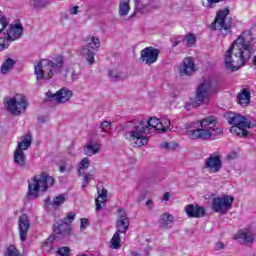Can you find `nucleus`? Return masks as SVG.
Listing matches in <instances>:
<instances>
[{
  "mask_svg": "<svg viewBox=\"0 0 256 256\" xmlns=\"http://www.w3.org/2000/svg\"><path fill=\"white\" fill-rule=\"evenodd\" d=\"M227 121L230 125H233V127L240 126L247 127L248 129H251V127H253V125H251V121L247 120L245 117L239 114L231 113L228 116Z\"/></svg>",
  "mask_w": 256,
  "mask_h": 256,
  "instance_id": "obj_18",
  "label": "nucleus"
},
{
  "mask_svg": "<svg viewBox=\"0 0 256 256\" xmlns=\"http://www.w3.org/2000/svg\"><path fill=\"white\" fill-rule=\"evenodd\" d=\"M63 56H58L54 61L42 59L34 65V74L37 81H49L53 77V73H59L63 69Z\"/></svg>",
  "mask_w": 256,
  "mask_h": 256,
  "instance_id": "obj_4",
  "label": "nucleus"
},
{
  "mask_svg": "<svg viewBox=\"0 0 256 256\" xmlns=\"http://www.w3.org/2000/svg\"><path fill=\"white\" fill-rule=\"evenodd\" d=\"M13 67H15V60L8 58L3 62L1 66V73L3 75H7V73L13 69Z\"/></svg>",
  "mask_w": 256,
  "mask_h": 256,
  "instance_id": "obj_31",
  "label": "nucleus"
},
{
  "mask_svg": "<svg viewBox=\"0 0 256 256\" xmlns=\"http://www.w3.org/2000/svg\"><path fill=\"white\" fill-rule=\"evenodd\" d=\"M159 224L161 229H171L173 227V215L164 213L160 216Z\"/></svg>",
  "mask_w": 256,
  "mask_h": 256,
  "instance_id": "obj_25",
  "label": "nucleus"
},
{
  "mask_svg": "<svg viewBox=\"0 0 256 256\" xmlns=\"http://www.w3.org/2000/svg\"><path fill=\"white\" fill-rule=\"evenodd\" d=\"M197 43V38L193 34L187 36V47H193Z\"/></svg>",
  "mask_w": 256,
  "mask_h": 256,
  "instance_id": "obj_44",
  "label": "nucleus"
},
{
  "mask_svg": "<svg viewBox=\"0 0 256 256\" xmlns=\"http://www.w3.org/2000/svg\"><path fill=\"white\" fill-rule=\"evenodd\" d=\"M135 2V10L138 13H148L153 8L151 5V0H134Z\"/></svg>",
  "mask_w": 256,
  "mask_h": 256,
  "instance_id": "obj_23",
  "label": "nucleus"
},
{
  "mask_svg": "<svg viewBox=\"0 0 256 256\" xmlns=\"http://www.w3.org/2000/svg\"><path fill=\"white\" fill-rule=\"evenodd\" d=\"M87 41V45H84L80 49V55H82L88 65L91 66L95 63V52L93 51H97L99 47H101V41L95 36L88 37Z\"/></svg>",
  "mask_w": 256,
  "mask_h": 256,
  "instance_id": "obj_9",
  "label": "nucleus"
},
{
  "mask_svg": "<svg viewBox=\"0 0 256 256\" xmlns=\"http://www.w3.org/2000/svg\"><path fill=\"white\" fill-rule=\"evenodd\" d=\"M98 194V198L95 200L96 211H101V209H103V205L107 203V189L103 188L101 192L98 191Z\"/></svg>",
  "mask_w": 256,
  "mask_h": 256,
  "instance_id": "obj_28",
  "label": "nucleus"
},
{
  "mask_svg": "<svg viewBox=\"0 0 256 256\" xmlns=\"http://www.w3.org/2000/svg\"><path fill=\"white\" fill-rule=\"evenodd\" d=\"M100 149L101 145L99 143L89 142L86 144L84 154L87 155V157H93V155H97V153H99Z\"/></svg>",
  "mask_w": 256,
  "mask_h": 256,
  "instance_id": "obj_26",
  "label": "nucleus"
},
{
  "mask_svg": "<svg viewBox=\"0 0 256 256\" xmlns=\"http://www.w3.org/2000/svg\"><path fill=\"white\" fill-rule=\"evenodd\" d=\"M7 41H17L23 35V26L21 24H10L2 31Z\"/></svg>",
  "mask_w": 256,
  "mask_h": 256,
  "instance_id": "obj_14",
  "label": "nucleus"
},
{
  "mask_svg": "<svg viewBox=\"0 0 256 256\" xmlns=\"http://www.w3.org/2000/svg\"><path fill=\"white\" fill-rule=\"evenodd\" d=\"M79 13V6H74L70 9V15H77Z\"/></svg>",
  "mask_w": 256,
  "mask_h": 256,
  "instance_id": "obj_50",
  "label": "nucleus"
},
{
  "mask_svg": "<svg viewBox=\"0 0 256 256\" xmlns=\"http://www.w3.org/2000/svg\"><path fill=\"white\" fill-rule=\"evenodd\" d=\"M0 25H2V27L0 28V35H1V33L5 31V27H9V22L7 21V18L1 14H0Z\"/></svg>",
  "mask_w": 256,
  "mask_h": 256,
  "instance_id": "obj_42",
  "label": "nucleus"
},
{
  "mask_svg": "<svg viewBox=\"0 0 256 256\" xmlns=\"http://www.w3.org/2000/svg\"><path fill=\"white\" fill-rule=\"evenodd\" d=\"M185 211L190 218L199 219V217H205V208L203 206L189 204L185 207Z\"/></svg>",
  "mask_w": 256,
  "mask_h": 256,
  "instance_id": "obj_20",
  "label": "nucleus"
},
{
  "mask_svg": "<svg viewBox=\"0 0 256 256\" xmlns=\"http://www.w3.org/2000/svg\"><path fill=\"white\" fill-rule=\"evenodd\" d=\"M33 143V136L31 133L26 134L23 136V139L21 142H18L17 148L19 151H27L29 147H31V144Z\"/></svg>",
  "mask_w": 256,
  "mask_h": 256,
  "instance_id": "obj_27",
  "label": "nucleus"
},
{
  "mask_svg": "<svg viewBox=\"0 0 256 256\" xmlns=\"http://www.w3.org/2000/svg\"><path fill=\"white\" fill-rule=\"evenodd\" d=\"M66 170H67V168H65V166H60L59 167L60 173H65Z\"/></svg>",
  "mask_w": 256,
  "mask_h": 256,
  "instance_id": "obj_54",
  "label": "nucleus"
},
{
  "mask_svg": "<svg viewBox=\"0 0 256 256\" xmlns=\"http://www.w3.org/2000/svg\"><path fill=\"white\" fill-rule=\"evenodd\" d=\"M9 41L11 40H7L5 36L0 39V51H5V49L9 48Z\"/></svg>",
  "mask_w": 256,
  "mask_h": 256,
  "instance_id": "obj_43",
  "label": "nucleus"
},
{
  "mask_svg": "<svg viewBox=\"0 0 256 256\" xmlns=\"http://www.w3.org/2000/svg\"><path fill=\"white\" fill-rule=\"evenodd\" d=\"M234 198L231 196L216 197L212 202V209L215 213H221V215L227 214L233 207Z\"/></svg>",
  "mask_w": 256,
  "mask_h": 256,
  "instance_id": "obj_11",
  "label": "nucleus"
},
{
  "mask_svg": "<svg viewBox=\"0 0 256 256\" xmlns=\"http://www.w3.org/2000/svg\"><path fill=\"white\" fill-rule=\"evenodd\" d=\"M220 249H225V244L223 242H217L215 244V250L219 251Z\"/></svg>",
  "mask_w": 256,
  "mask_h": 256,
  "instance_id": "obj_48",
  "label": "nucleus"
},
{
  "mask_svg": "<svg viewBox=\"0 0 256 256\" xmlns=\"http://www.w3.org/2000/svg\"><path fill=\"white\" fill-rule=\"evenodd\" d=\"M200 127L195 130H189L187 132L188 137L190 139H203L207 141L212 139H219L221 135H223V128L217 126V119L214 117H206L200 120Z\"/></svg>",
  "mask_w": 256,
  "mask_h": 256,
  "instance_id": "obj_3",
  "label": "nucleus"
},
{
  "mask_svg": "<svg viewBox=\"0 0 256 256\" xmlns=\"http://www.w3.org/2000/svg\"><path fill=\"white\" fill-rule=\"evenodd\" d=\"M234 239L238 241V243H242L243 245H253V241H255V234L253 230L249 228L241 229L235 236Z\"/></svg>",
  "mask_w": 256,
  "mask_h": 256,
  "instance_id": "obj_16",
  "label": "nucleus"
},
{
  "mask_svg": "<svg viewBox=\"0 0 256 256\" xmlns=\"http://www.w3.org/2000/svg\"><path fill=\"white\" fill-rule=\"evenodd\" d=\"M65 201V195L61 194L53 199L51 202L52 207H59L60 205H63Z\"/></svg>",
  "mask_w": 256,
  "mask_h": 256,
  "instance_id": "obj_38",
  "label": "nucleus"
},
{
  "mask_svg": "<svg viewBox=\"0 0 256 256\" xmlns=\"http://www.w3.org/2000/svg\"><path fill=\"white\" fill-rule=\"evenodd\" d=\"M245 127L246 126H232L230 132L235 133L239 137H247V130Z\"/></svg>",
  "mask_w": 256,
  "mask_h": 256,
  "instance_id": "obj_36",
  "label": "nucleus"
},
{
  "mask_svg": "<svg viewBox=\"0 0 256 256\" xmlns=\"http://www.w3.org/2000/svg\"><path fill=\"white\" fill-rule=\"evenodd\" d=\"M170 198H171V194L169 192H166L162 197V201H169Z\"/></svg>",
  "mask_w": 256,
  "mask_h": 256,
  "instance_id": "obj_51",
  "label": "nucleus"
},
{
  "mask_svg": "<svg viewBox=\"0 0 256 256\" xmlns=\"http://www.w3.org/2000/svg\"><path fill=\"white\" fill-rule=\"evenodd\" d=\"M159 121L158 118H150L128 122L126 125L128 131L124 133V137L128 141H134L136 147H143L149 143V138L145 135L151 133V129H156Z\"/></svg>",
  "mask_w": 256,
  "mask_h": 256,
  "instance_id": "obj_2",
  "label": "nucleus"
},
{
  "mask_svg": "<svg viewBox=\"0 0 256 256\" xmlns=\"http://www.w3.org/2000/svg\"><path fill=\"white\" fill-rule=\"evenodd\" d=\"M221 167H223V162L219 155H211L205 161V169H209L210 173H219Z\"/></svg>",
  "mask_w": 256,
  "mask_h": 256,
  "instance_id": "obj_17",
  "label": "nucleus"
},
{
  "mask_svg": "<svg viewBox=\"0 0 256 256\" xmlns=\"http://www.w3.org/2000/svg\"><path fill=\"white\" fill-rule=\"evenodd\" d=\"M65 78L68 83H73V81H77V79H79V73L75 71L74 68H69L66 71Z\"/></svg>",
  "mask_w": 256,
  "mask_h": 256,
  "instance_id": "obj_32",
  "label": "nucleus"
},
{
  "mask_svg": "<svg viewBox=\"0 0 256 256\" xmlns=\"http://www.w3.org/2000/svg\"><path fill=\"white\" fill-rule=\"evenodd\" d=\"M29 5L34 9H45V7L49 5V1L48 0H30Z\"/></svg>",
  "mask_w": 256,
  "mask_h": 256,
  "instance_id": "obj_33",
  "label": "nucleus"
},
{
  "mask_svg": "<svg viewBox=\"0 0 256 256\" xmlns=\"http://www.w3.org/2000/svg\"><path fill=\"white\" fill-rule=\"evenodd\" d=\"M91 177L92 176L89 173L84 175L82 187H87V185H89V181H91Z\"/></svg>",
  "mask_w": 256,
  "mask_h": 256,
  "instance_id": "obj_47",
  "label": "nucleus"
},
{
  "mask_svg": "<svg viewBox=\"0 0 256 256\" xmlns=\"http://www.w3.org/2000/svg\"><path fill=\"white\" fill-rule=\"evenodd\" d=\"M14 163H16L20 169H27V158L25 157L23 150H15Z\"/></svg>",
  "mask_w": 256,
  "mask_h": 256,
  "instance_id": "obj_24",
  "label": "nucleus"
},
{
  "mask_svg": "<svg viewBox=\"0 0 256 256\" xmlns=\"http://www.w3.org/2000/svg\"><path fill=\"white\" fill-rule=\"evenodd\" d=\"M121 232H115L113 237L110 240V249H119L121 247V236L119 235Z\"/></svg>",
  "mask_w": 256,
  "mask_h": 256,
  "instance_id": "obj_34",
  "label": "nucleus"
},
{
  "mask_svg": "<svg viewBox=\"0 0 256 256\" xmlns=\"http://www.w3.org/2000/svg\"><path fill=\"white\" fill-rule=\"evenodd\" d=\"M169 127H171V120L163 119V120H159L155 129L156 131H162V133H165V131H167Z\"/></svg>",
  "mask_w": 256,
  "mask_h": 256,
  "instance_id": "obj_35",
  "label": "nucleus"
},
{
  "mask_svg": "<svg viewBox=\"0 0 256 256\" xmlns=\"http://www.w3.org/2000/svg\"><path fill=\"white\" fill-rule=\"evenodd\" d=\"M181 41L176 40L172 42V47H177Z\"/></svg>",
  "mask_w": 256,
  "mask_h": 256,
  "instance_id": "obj_53",
  "label": "nucleus"
},
{
  "mask_svg": "<svg viewBox=\"0 0 256 256\" xmlns=\"http://www.w3.org/2000/svg\"><path fill=\"white\" fill-rule=\"evenodd\" d=\"M159 49L154 47H146L140 52V61L146 63V65H153V63H157V59H159Z\"/></svg>",
  "mask_w": 256,
  "mask_h": 256,
  "instance_id": "obj_12",
  "label": "nucleus"
},
{
  "mask_svg": "<svg viewBox=\"0 0 256 256\" xmlns=\"http://www.w3.org/2000/svg\"><path fill=\"white\" fill-rule=\"evenodd\" d=\"M129 225H131V221L129 218L126 219H118L116 222V229L118 233L125 234L129 231Z\"/></svg>",
  "mask_w": 256,
  "mask_h": 256,
  "instance_id": "obj_29",
  "label": "nucleus"
},
{
  "mask_svg": "<svg viewBox=\"0 0 256 256\" xmlns=\"http://www.w3.org/2000/svg\"><path fill=\"white\" fill-rule=\"evenodd\" d=\"M7 111L12 115L19 116L23 111L27 110L29 107V102L27 101V97L23 94H16L14 97L9 98L6 101Z\"/></svg>",
  "mask_w": 256,
  "mask_h": 256,
  "instance_id": "obj_10",
  "label": "nucleus"
},
{
  "mask_svg": "<svg viewBox=\"0 0 256 256\" xmlns=\"http://www.w3.org/2000/svg\"><path fill=\"white\" fill-rule=\"evenodd\" d=\"M31 229V221L29 220V216L27 214H22L18 218V231L20 235V241L25 243L27 241V233Z\"/></svg>",
  "mask_w": 256,
  "mask_h": 256,
  "instance_id": "obj_15",
  "label": "nucleus"
},
{
  "mask_svg": "<svg viewBox=\"0 0 256 256\" xmlns=\"http://www.w3.org/2000/svg\"><path fill=\"white\" fill-rule=\"evenodd\" d=\"M89 227V220L87 218H82L80 223V230L85 231Z\"/></svg>",
  "mask_w": 256,
  "mask_h": 256,
  "instance_id": "obj_45",
  "label": "nucleus"
},
{
  "mask_svg": "<svg viewBox=\"0 0 256 256\" xmlns=\"http://www.w3.org/2000/svg\"><path fill=\"white\" fill-rule=\"evenodd\" d=\"M227 15H229V7L224 8L223 10H219L216 14L214 21L209 26L211 31H217V28L223 35H229L231 33V27L233 22H226Z\"/></svg>",
  "mask_w": 256,
  "mask_h": 256,
  "instance_id": "obj_8",
  "label": "nucleus"
},
{
  "mask_svg": "<svg viewBox=\"0 0 256 256\" xmlns=\"http://www.w3.org/2000/svg\"><path fill=\"white\" fill-rule=\"evenodd\" d=\"M131 0H121L119 4V15L120 17H127L129 11H131V6L129 5Z\"/></svg>",
  "mask_w": 256,
  "mask_h": 256,
  "instance_id": "obj_30",
  "label": "nucleus"
},
{
  "mask_svg": "<svg viewBox=\"0 0 256 256\" xmlns=\"http://www.w3.org/2000/svg\"><path fill=\"white\" fill-rule=\"evenodd\" d=\"M100 129H101L102 133H108L109 131H111V122L103 121L100 124Z\"/></svg>",
  "mask_w": 256,
  "mask_h": 256,
  "instance_id": "obj_41",
  "label": "nucleus"
},
{
  "mask_svg": "<svg viewBox=\"0 0 256 256\" xmlns=\"http://www.w3.org/2000/svg\"><path fill=\"white\" fill-rule=\"evenodd\" d=\"M73 92L67 88H62L55 94L51 92L46 93V97L49 101H54L55 103H67L71 99Z\"/></svg>",
  "mask_w": 256,
  "mask_h": 256,
  "instance_id": "obj_13",
  "label": "nucleus"
},
{
  "mask_svg": "<svg viewBox=\"0 0 256 256\" xmlns=\"http://www.w3.org/2000/svg\"><path fill=\"white\" fill-rule=\"evenodd\" d=\"M219 91V83L216 80L208 78L204 80L196 90L195 101L198 105L201 103H207L211 99V95Z\"/></svg>",
  "mask_w": 256,
  "mask_h": 256,
  "instance_id": "obj_6",
  "label": "nucleus"
},
{
  "mask_svg": "<svg viewBox=\"0 0 256 256\" xmlns=\"http://www.w3.org/2000/svg\"><path fill=\"white\" fill-rule=\"evenodd\" d=\"M151 205H153V200L148 199V200L146 201V207H150Z\"/></svg>",
  "mask_w": 256,
  "mask_h": 256,
  "instance_id": "obj_52",
  "label": "nucleus"
},
{
  "mask_svg": "<svg viewBox=\"0 0 256 256\" xmlns=\"http://www.w3.org/2000/svg\"><path fill=\"white\" fill-rule=\"evenodd\" d=\"M56 253H58V255L60 256H71V248L67 247V246H63L61 248H59Z\"/></svg>",
  "mask_w": 256,
  "mask_h": 256,
  "instance_id": "obj_40",
  "label": "nucleus"
},
{
  "mask_svg": "<svg viewBox=\"0 0 256 256\" xmlns=\"http://www.w3.org/2000/svg\"><path fill=\"white\" fill-rule=\"evenodd\" d=\"M192 73H195V62H193V58H186L183 65L180 66V75H191Z\"/></svg>",
  "mask_w": 256,
  "mask_h": 256,
  "instance_id": "obj_22",
  "label": "nucleus"
},
{
  "mask_svg": "<svg viewBox=\"0 0 256 256\" xmlns=\"http://www.w3.org/2000/svg\"><path fill=\"white\" fill-rule=\"evenodd\" d=\"M54 235H51L46 242L44 243V247H49L53 249V241H61V239H65L71 235V225L67 223V219L60 220L53 225Z\"/></svg>",
  "mask_w": 256,
  "mask_h": 256,
  "instance_id": "obj_7",
  "label": "nucleus"
},
{
  "mask_svg": "<svg viewBox=\"0 0 256 256\" xmlns=\"http://www.w3.org/2000/svg\"><path fill=\"white\" fill-rule=\"evenodd\" d=\"M49 201H51V198H47V199L45 200L46 203H49Z\"/></svg>",
  "mask_w": 256,
  "mask_h": 256,
  "instance_id": "obj_56",
  "label": "nucleus"
},
{
  "mask_svg": "<svg viewBox=\"0 0 256 256\" xmlns=\"http://www.w3.org/2000/svg\"><path fill=\"white\" fill-rule=\"evenodd\" d=\"M66 219H67V221H69L71 223L72 221L75 220V213H73V212L68 213Z\"/></svg>",
  "mask_w": 256,
  "mask_h": 256,
  "instance_id": "obj_49",
  "label": "nucleus"
},
{
  "mask_svg": "<svg viewBox=\"0 0 256 256\" xmlns=\"http://www.w3.org/2000/svg\"><path fill=\"white\" fill-rule=\"evenodd\" d=\"M54 183L55 179L46 172H42L32 177L31 180L28 181V199H37L39 193H45V191L53 187Z\"/></svg>",
  "mask_w": 256,
  "mask_h": 256,
  "instance_id": "obj_5",
  "label": "nucleus"
},
{
  "mask_svg": "<svg viewBox=\"0 0 256 256\" xmlns=\"http://www.w3.org/2000/svg\"><path fill=\"white\" fill-rule=\"evenodd\" d=\"M237 99L239 105L241 107H249V103H251V89L243 88L238 94Z\"/></svg>",
  "mask_w": 256,
  "mask_h": 256,
  "instance_id": "obj_21",
  "label": "nucleus"
},
{
  "mask_svg": "<svg viewBox=\"0 0 256 256\" xmlns=\"http://www.w3.org/2000/svg\"><path fill=\"white\" fill-rule=\"evenodd\" d=\"M5 256H21V253L15 246L11 245L7 248Z\"/></svg>",
  "mask_w": 256,
  "mask_h": 256,
  "instance_id": "obj_39",
  "label": "nucleus"
},
{
  "mask_svg": "<svg viewBox=\"0 0 256 256\" xmlns=\"http://www.w3.org/2000/svg\"><path fill=\"white\" fill-rule=\"evenodd\" d=\"M255 46L253 45V36L249 32H242L233 44L230 45L224 56V65L226 69L238 71L245 67L247 63L256 68Z\"/></svg>",
  "mask_w": 256,
  "mask_h": 256,
  "instance_id": "obj_1",
  "label": "nucleus"
},
{
  "mask_svg": "<svg viewBox=\"0 0 256 256\" xmlns=\"http://www.w3.org/2000/svg\"><path fill=\"white\" fill-rule=\"evenodd\" d=\"M108 76L112 81H125L129 75L127 69L123 66H118L108 72Z\"/></svg>",
  "mask_w": 256,
  "mask_h": 256,
  "instance_id": "obj_19",
  "label": "nucleus"
},
{
  "mask_svg": "<svg viewBox=\"0 0 256 256\" xmlns=\"http://www.w3.org/2000/svg\"><path fill=\"white\" fill-rule=\"evenodd\" d=\"M118 219H129V217H127V212H125V209H118Z\"/></svg>",
  "mask_w": 256,
  "mask_h": 256,
  "instance_id": "obj_46",
  "label": "nucleus"
},
{
  "mask_svg": "<svg viewBox=\"0 0 256 256\" xmlns=\"http://www.w3.org/2000/svg\"><path fill=\"white\" fill-rule=\"evenodd\" d=\"M90 161L89 158L85 157L83 158L79 165H78V175L81 176L83 171H85V169H89V165H90Z\"/></svg>",
  "mask_w": 256,
  "mask_h": 256,
  "instance_id": "obj_37",
  "label": "nucleus"
},
{
  "mask_svg": "<svg viewBox=\"0 0 256 256\" xmlns=\"http://www.w3.org/2000/svg\"><path fill=\"white\" fill-rule=\"evenodd\" d=\"M163 149H169V143L165 142L164 144H162Z\"/></svg>",
  "mask_w": 256,
  "mask_h": 256,
  "instance_id": "obj_55",
  "label": "nucleus"
}]
</instances>
